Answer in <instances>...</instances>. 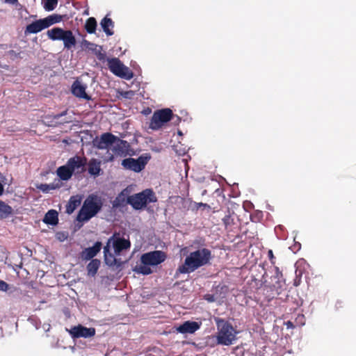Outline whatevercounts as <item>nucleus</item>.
<instances>
[{
    "instance_id": "nucleus-1",
    "label": "nucleus",
    "mask_w": 356,
    "mask_h": 356,
    "mask_svg": "<svg viewBox=\"0 0 356 356\" xmlns=\"http://www.w3.org/2000/svg\"><path fill=\"white\" fill-rule=\"evenodd\" d=\"M211 259L210 250L205 248H198L186 255L184 263L177 269V273H192L198 268L209 264Z\"/></svg>"
},
{
    "instance_id": "nucleus-2",
    "label": "nucleus",
    "mask_w": 356,
    "mask_h": 356,
    "mask_svg": "<svg viewBox=\"0 0 356 356\" xmlns=\"http://www.w3.org/2000/svg\"><path fill=\"white\" fill-rule=\"evenodd\" d=\"M131 243L129 240L116 236H111L104 248V257L106 265L114 266L117 264L116 256L124 250L129 249Z\"/></svg>"
},
{
    "instance_id": "nucleus-3",
    "label": "nucleus",
    "mask_w": 356,
    "mask_h": 356,
    "mask_svg": "<svg viewBox=\"0 0 356 356\" xmlns=\"http://www.w3.org/2000/svg\"><path fill=\"white\" fill-rule=\"evenodd\" d=\"M102 202L95 195H89L83 202L82 207L76 217L79 222H84L88 221L101 210Z\"/></svg>"
},
{
    "instance_id": "nucleus-4",
    "label": "nucleus",
    "mask_w": 356,
    "mask_h": 356,
    "mask_svg": "<svg viewBox=\"0 0 356 356\" xmlns=\"http://www.w3.org/2000/svg\"><path fill=\"white\" fill-rule=\"evenodd\" d=\"M47 35L51 40H62L64 48L67 49H71L76 43V38L70 30H64L59 27H55L48 30Z\"/></svg>"
},
{
    "instance_id": "nucleus-5",
    "label": "nucleus",
    "mask_w": 356,
    "mask_h": 356,
    "mask_svg": "<svg viewBox=\"0 0 356 356\" xmlns=\"http://www.w3.org/2000/svg\"><path fill=\"white\" fill-rule=\"evenodd\" d=\"M156 201L153 191L146 189L141 193L131 195L127 198V203L135 209H141L146 207L147 204Z\"/></svg>"
},
{
    "instance_id": "nucleus-6",
    "label": "nucleus",
    "mask_w": 356,
    "mask_h": 356,
    "mask_svg": "<svg viewBox=\"0 0 356 356\" xmlns=\"http://www.w3.org/2000/svg\"><path fill=\"white\" fill-rule=\"evenodd\" d=\"M107 63L108 69L115 75L127 80H130L133 78L134 74L131 70L125 66L118 58H108Z\"/></svg>"
},
{
    "instance_id": "nucleus-7",
    "label": "nucleus",
    "mask_w": 356,
    "mask_h": 356,
    "mask_svg": "<svg viewBox=\"0 0 356 356\" xmlns=\"http://www.w3.org/2000/svg\"><path fill=\"white\" fill-rule=\"evenodd\" d=\"M173 116L170 108H164L155 111L152 117L149 128L152 130L161 129L165 123L169 122Z\"/></svg>"
},
{
    "instance_id": "nucleus-8",
    "label": "nucleus",
    "mask_w": 356,
    "mask_h": 356,
    "mask_svg": "<svg viewBox=\"0 0 356 356\" xmlns=\"http://www.w3.org/2000/svg\"><path fill=\"white\" fill-rule=\"evenodd\" d=\"M149 159L150 156L147 155H142L139 156L137 159L133 158H128L122 161V165L126 169L133 170L136 172H140L143 169H144L145 165L147 164Z\"/></svg>"
},
{
    "instance_id": "nucleus-9",
    "label": "nucleus",
    "mask_w": 356,
    "mask_h": 356,
    "mask_svg": "<svg viewBox=\"0 0 356 356\" xmlns=\"http://www.w3.org/2000/svg\"><path fill=\"white\" fill-rule=\"evenodd\" d=\"M201 323L196 321H186L182 325L178 327H174L172 330L168 331L164 330L161 334H170L176 332L181 334H193L198 330L200 327Z\"/></svg>"
},
{
    "instance_id": "nucleus-10",
    "label": "nucleus",
    "mask_w": 356,
    "mask_h": 356,
    "mask_svg": "<svg viewBox=\"0 0 356 356\" xmlns=\"http://www.w3.org/2000/svg\"><path fill=\"white\" fill-rule=\"evenodd\" d=\"M165 259V254L164 252L159 250L149 252L143 254L140 257V261L143 264L156 266L160 264Z\"/></svg>"
},
{
    "instance_id": "nucleus-11",
    "label": "nucleus",
    "mask_w": 356,
    "mask_h": 356,
    "mask_svg": "<svg viewBox=\"0 0 356 356\" xmlns=\"http://www.w3.org/2000/svg\"><path fill=\"white\" fill-rule=\"evenodd\" d=\"M129 147V143L127 141L120 140L115 136V142L113 143L111 147V150L112 151L113 154L109 156L107 161H113L114 156H125Z\"/></svg>"
},
{
    "instance_id": "nucleus-12",
    "label": "nucleus",
    "mask_w": 356,
    "mask_h": 356,
    "mask_svg": "<svg viewBox=\"0 0 356 356\" xmlns=\"http://www.w3.org/2000/svg\"><path fill=\"white\" fill-rule=\"evenodd\" d=\"M115 136L111 133H104L99 138L93 140V145L99 149H106L111 147L115 142Z\"/></svg>"
},
{
    "instance_id": "nucleus-13",
    "label": "nucleus",
    "mask_w": 356,
    "mask_h": 356,
    "mask_svg": "<svg viewBox=\"0 0 356 356\" xmlns=\"http://www.w3.org/2000/svg\"><path fill=\"white\" fill-rule=\"evenodd\" d=\"M88 88L87 83L83 81L81 77L76 80L72 86V94L81 99L86 100L90 99V97L86 92V90Z\"/></svg>"
},
{
    "instance_id": "nucleus-14",
    "label": "nucleus",
    "mask_w": 356,
    "mask_h": 356,
    "mask_svg": "<svg viewBox=\"0 0 356 356\" xmlns=\"http://www.w3.org/2000/svg\"><path fill=\"white\" fill-rule=\"evenodd\" d=\"M87 163V159L86 157H81L79 156H75L70 158L67 165L70 168L72 172H81L84 170V167Z\"/></svg>"
},
{
    "instance_id": "nucleus-15",
    "label": "nucleus",
    "mask_w": 356,
    "mask_h": 356,
    "mask_svg": "<svg viewBox=\"0 0 356 356\" xmlns=\"http://www.w3.org/2000/svg\"><path fill=\"white\" fill-rule=\"evenodd\" d=\"M102 248V243L97 241L92 247L85 248L81 253L83 260H90L97 255Z\"/></svg>"
},
{
    "instance_id": "nucleus-16",
    "label": "nucleus",
    "mask_w": 356,
    "mask_h": 356,
    "mask_svg": "<svg viewBox=\"0 0 356 356\" xmlns=\"http://www.w3.org/2000/svg\"><path fill=\"white\" fill-rule=\"evenodd\" d=\"M47 28H48L47 24L45 18H43L29 24L26 28L25 32L28 33H37Z\"/></svg>"
},
{
    "instance_id": "nucleus-17",
    "label": "nucleus",
    "mask_w": 356,
    "mask_h": 356,
    "mask_svg": "<svg viewBox=\"0 0 356 356\" xmlns=\"http://www.w3.org/2000/svg\"><path fill=\"white\" fill-rule=\"evenodd\" d=\"M215 321L218 334H232L234 328L229 323L220 318H215Z\"/></svg>"
},
{
    "instance_id": "nucleus-18",
    "label": "nucleus",
    "mask_w": 356,
    "mask_h": 356,
    "mask_svg": "<svg viewBox=\"0 0 356 356\" xmlns=\"http://www.w3.org/2000/svg\"><path fill=\"white\" fill-rule=\"evenodd\" d=\"M102 162L97 159H91L88 163V171L90 175L97 177L100 175Z\"/></svg>"
},
{
    "instance_id": "nucleus-19",
    "label": "nucleus",
    "mask_w": 356,
    "mask_h": 356,
    "mask_svg": "<svg viewBox=\"0 0 356 356\" xmlns=\"http://www.w3.org/2000/svg\"><path fill=\"white\" fill-rule=\"evenodd\" d=\"M81 196L74 195L72 196L66 206V213L68 214L72 213L74 210L81 204Z\"/></svg>"
},
{
    "instance_id": "nucleus-20",
    "label": "nucleus",
    "mask_w": 356,
    "mask_h": 356,
    "mask_svg": "<svg viewBox=\"0 0 356 356\" xmlns=\"http://www.w3.org/2000/svg\"><path fill=\"white\" fill-rule=\"evenodd\" d=\"M56 172L60 179L64 181L70 179L73 174L67 164L59 167Z\"/></svg>"
},
{
    "instance_id": "nucleus-21",
    "label": "nucleus",
    "mask_w": 356,
    "mask_h": 356,
    "mask_svg": "<svg viewBox=\"0 0 356 356\" xmlns=\"http://www.w3.org/2000/svg\"><path fill=\"white\" fill-rule=\"evenodd\" d=\"M58 212L55 210H49L44 216V222L51 225H56L58 223Z\"/></svg>"
},
{
    "instance_id": "nucleus-22",
    "label": "nucleus",
    "mask_w": 356,
    "mask_h": 356,
    "mask_svg": "<svg viewBox=\"0 0 356 356\" xmlns=\"http://www.w3.org/2000/svg\"><path fill=\"white\" fill-rule=\"evenodd\" d=\"M100 25L107 35H113V31H111V29L113 28V22L111 19L105 17L100 23Z\"/></svg>"
},
{
    "instance_id": "nucleus-23",
    "label": "nucleus",
    "mask_w": 356,
    "mask_h": 356,
    "mask_svg": "<svg viewBox=\"0 0 356 356\" xmlns=\"http://www.w3.org/2000/svg\"><path fill=\"white\" fill-rule=\"evenodd\" d=\"M100 266V261L95 259H92L91 261L87 266L88 274L90 276L94 277Z\"/></svg>"
},
{
    "instance_id": "nucleus-24",
    "label": "nucleus",
    "mask_w": 356,
    "mask_h": 356,
    "mask_svg": "<svg viewBox=\"0 0 356 356\" xmlns=\"http://www.w3.org/2000/svg\"><path fill=\"white\" fill-rule=\"evenodd\" d=\"M70 334H95V329L93 327L87 328L81 325H79L74 326L70 332Z\"/></svg>"
},
{
    "instance_id": "nucleus-25",
    "label": "nucleus",
    "mask_w": 356,
    "mask_h": 356,
    "mask_svg": "<svg viewBox=\"0 0 356 356\" xmlns=\"http://www.w3.org/2000/svg\"><path fill=\"white\" fill-rule=\"evenodd\" d=\"M12 212V207L0 200V219L7 218Z\"/></svg>"
},
{
    "instance_id": "nucleus-26",
    "label": "nucleus",
    "mask_w": 356,
    "mask_h": 356,
    "mask_svg": "<svg viewBox=\"0 0 356 356\" xmlns=\"http://www.w3.org/2000/svg\"><path fill=\"white\" fill-rule=\"evenodd\" d=\"M86 31L89 33H93L95 32L97 27V22L94 17H90L87 19L85 25Z\"/></svg>"
},
{
    "instance_id": "nucleus-27",
    "label": "nucleus",
    "mask_w": 356,
    "mask_h": 356,
    "mask_svg": "<svg viewBox=\"0 0 356 356\" xmlns=\"http://www.w3.org/2000/svg\"><path fill=\"white\" fill-rule=\"evenodd\" d=\"M61 19H62V16L59 15H56V14L51 15L48 16L47 17H45V20H46L48 27H49L50 26H51L54 24L60 22L61 21Z\"/></svg>"
},
{
    "instance_id": "nucleus-28",
    "label": "nucleus",
    "mask_w": 356,
    "mask_h": 356,
    "mask_svg": "<svg viewBox=\"0 0 356 356\" xmlns=\"http://www.w3.org/2000/svg\"><path fill=\"white\" fill-rule=\"evenodd\" d=\"M59 186H59L58 183H57V184L53 183V184H41L39 186H38V188L44 193H48L51 190H54L57 188H59Z\"/></svg>"
},
{
    "instance_id": "nucleus-29",
    "label": "nucleus",
    "mask_w": 356,
    "mask_h": 356,
    "mask_svg": "<svg viewBox=\"0 0 356 356\" xmlns=\"http://www.w3.org/2000/svg\"><path fill=\"white\" fill-rule=\"evenodd\" d=\"M81 47L83 49H88L97 53V45L86 40H83L81 42Z\"/></svg>"
},
{
    "instance_id": "nucleus-30",
    "label": "nucleus",
    "mask_w": 356,
    "mask_h": 356,
    "mask_svg": "<svg viewBox=\"0 0 356 356\" xmlns=\"http://www.w3.org/2000/svg\"><path fill=\"white\" fill-rule=\"evenodd\" d=\"M149 265L141 264L140 266H137L135 268V271L138 273H140L143 275H149L152 273V270L149 267Z\"/></svg>"
},
{
    "instance_id": "nucleus-31",
    "label": "nucleus",
    "mask_w": 356,
    "mask_h": 356,
    "mask_svg": "<svg viewBox=\"0 0 356 356\" xmlns=\"http://www.w3.org/2000/svg\"><path fill=\"white\" fill-rule=\"evenodd\" d=\"M44 8L47 11L53 10L58 3V0H42Z\"/></svg>"
},
{
    "instance_id": "nucleus-32",
    "label": "nucleus",
    "mask_w": 356,
    "mask_h": 356,
    "mask_svg": "<svg viewBox=\"0 0 356 356\" xmlns=\"http://www.w3.org/2000/svg\"><path fill=\"white\" fill-rule=\"evenodd\" d=\"M135 95V92L133 90L124 91L121 92V95L127 99H131Z\"/></svg>"
},
{
    "instance_id": "nucleus-33",
    "label": "nucleus",
    "mask_w": 356,
    "mask_h": 356,
    "mask_svg": "<svg viewBox=\"0 0 356 356\" xmlns=\"http://www.w3.org/2000/svg\"><path fill=\"white\" fill-rule=\"evenodd\" d=\"M9 288V285L4 281L0 280V291H6Z\"/></svg>"
},
{
    "instance_id": "nucleus-34",
    "label": "nucleus",
    "mask_w": 356,
    "mask_h": 356,
    "mask_svg": "<svg viewBox=\"0 0 356 356\" xmlns=\"http://www.w3.org/2000/svg\"><path fill=\"white\" fill-rule=\"evenodd\" d=\"M275 274H276L275 277L277 278L278 280H280L279 277H280V275H281V273L279 271V268L277 267L275 268ZM277 284H278V286H276L275 285H274V287L275 288H281L282 287L280 280L277 281Z\"/></svg>"
},
{
    "instance_id": "nucleus-35",
    "label": "nucleus",
    "mask_w": 356,
    "mask_h": 356,
    "mask_svg": "<svg viewBox=\"0 0 356 356\" xmlns=\"http://www.w3.org/2000/svg\"><path fill=\"white\" fill-rule=\"evenodd\" d=\"M67 235L65 234V233H63V232H58L56 234V238L60 241H65L66 238H67Z\"/></svg>"
},
{
    "instance_id": "nucleus-36",
    "label": "nucleus",
    "mask_w": 356,
    "mask_h": 356,
    "mask_svg": "<svg viewBox=\"0 0 356 356\" xmlns=\"http://www.w3.org/2000/svg\"><path fill=\"white\" fill-rule=\"evenodd\" d=\"M8 54L9 56L12 58H21L20 56V53H17L15 52V51L13 50H10L8 51Z\"/></svg>"
},
{
    "instance_id": "nucleus-37",
    "label": "nucleus",
    "mask_w": 356,
    "mask_h": 356,
    "mask_svg": "<svg viewBox=\"0 0 356 356\" xmlns=\"http://www.w3.org/2000/svg\"><path fill=\"white\" fill-rule=\"evenodd\" d=\"M204 299L209 302H213L216 300V298L213 295L207 294L204 296Z\"/></svg>"
},
{
    "instance_id": "nucleus-38",
    "label": "nucleus",
    "mask_w": 356,
    "mask_h": 356,
    "mask_svg": "<svg viewBox=\"0 0 356 356\" xmlns=\"http://www.w3.org/2000/svg\"><path fill=\"white\" fill-rule=\"evenodd\" d=\"M305 317L303 315H299L296 318V323H300V325H302L305 324Z\"/></svg>"
},
{
    "instance_id": "nucleus-39",
    "label": "nucleus",
    "mask_w": 356,
    "mask_h": 356,
    "mask_svg": "<svg viewBox=\"0 0 356 356\" xmlns=\"http://www.w3.org/2000/svg\"><path fill=\"white\" fill-rule=\"evenodd\" d=\"M200 207L209 208V206L207 204L200 202V203L197 204V208H200Z\"/></svg>"
},
{
    "instance_id": "nucleus-40",
    "label": "nucleus",
    "mask_w": 356,
    "mask_h": 356,
    "mask_svg": "<svg viewBox=\"0 0 356 356\" xmlns=\"http://www.w3.org/2000/svg\"><path fill=\"white\" fill-rule=\"evenodd\" d=\"M6 3H10V4H15L17 3V0H4Z\"/></svg>"
},
{
    "instance_id": "nucleus-41",
    "label": "nucleus",
    "mask_w": 356,
    "mask_h": 356,
    "mask_svg": "<svg viewBox=\"0 0 356 356\" xmlns=\"http://www.w3.org/2000/svg\"><path fill=\"white\" fill-rule=\"evenodd\" d=\"M65 114H66V112H63V113H60V114H58V115H56L55 116V119L58 120V119H60L61 117H63V115H65Z\"/></svg>"
},
{
    "instance_id": "nucleus-42",
    "label": "nucleus",
    "mask_w": 356,
    "mask_h": 356,
    "mask_svg": "<svg viewBox=\"0 0 356 356\" xmlns=\"http://www.w3.org/2000/svg\"><path fill=\"white\" fill-rule=\"evenodd\" d=\"M286 326H287V328H290V327H293V323L291 322V321H288L286 323Z\"/></svg>"
},
{
    "instance_id": "nucleus-43",
    "label": "nucleus",
    "mask_w": 356,
    "mask_h": 356,
    "mask_svg": "<svg viewBox=\"0 0 356 356\" xmlns=\"http://www.w3.org/2000/svg\"><path fill=\"white\" fill-rule=\"evenodd\" d=\"M3 186L0 183V196L3 193Z\"/></svg>"
},
{
    "instance_id": "nucleus-44",
    "label": "nucleus",
    "mask_w": 356,
    "mask_h": 356,
    "mask_svg": "<svg viewBox=\"0 0 356 356\" xmlns=\"http://www.w3.org/2000/svg\"><path fill=\"white\" fill-rule=\"evenodd\" d=\"M71 121H72L71 119H67V120L63 121V123H67V122H70Z\"/></svg>"
},
{
    "instance_id": "nucleus-45",
    "label": "nucleus",
    "mask_w": 356,
    "mask_h": 356,
    "mask_svg": "<svg viewBox=\"0 0 356 356\" xmlns=\"http://www.w3.org/2000/svg\"><path fill=\"white\" fill-rule=\"evenodd\" d=\"M268 254H269V256H270V257H273V252H272V250H269V252H268Z\"/></svg>"
}]
</instances>
